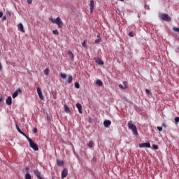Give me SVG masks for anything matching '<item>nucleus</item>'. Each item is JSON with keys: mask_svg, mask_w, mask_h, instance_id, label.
<instances>
[{"mask_svg": "<svg viewBox=\"0 0 179 179\" xmlns=\"http://www.w3.org/2000/svg\"><path fill=\"white\" fill-rule=\"evenodd\" d=\"M50 22H52L54 24H57L58 27L59 29H62V27L64 26V22L61 20V17H57L56 19H54L52 17L49 18Z\"/></svg>", "mask_w": 179, "mask_h": 179, "instance_id": "1", "label": "nucleus"}, {"mask_svg": "<svg viewBox=\"0 0 179 179\" xmlns=\"http://www.w3.org/2000/svg\"><path fill=\"white\" fill-rule=\"evenodd\" d=\"M128 127L129 129H131L134 134V135H138V129L136 128V126L132 123V121H129L128 122Z\"/></svg>", "mask_w": 179, "mask_h": 179, "instance_id": "2", "label": "nucleus"}, {"mask_svg": "<svg viewBox=\"0 0 179 179\" xmlns=\"http://www.w3.org/2000/svg\"><path fill=\"white\" fill-rule=\"evenodd\" d=\"M28 142L29 143L30 148H31L33 150H34L35 152L38 151V146L37 145V144H36V143H34V141H33L31 138H28Z\"/></svg>", "mask_w": 179, "mask_h": 179, "instance_id": "3", "label": "nucleus"}, {"mask_svg": "<svg viewBox=\"0 0 179 179\" xmlns=\"http://www.w3.org/2000/svg\"><path fill=\"white\" fill-rule=\"evenodd\" d=\"M159 16L164 22H171V17L169 16V14L161 13Z\"/></svg>", "mask_w": 179, "mask_h": 179, "instance_id": "4", "label": "nucleus"}, {"mask_svg": "<svg viewBox=\"0 0 179 179\" xmlns=\"http://www.w3.org/2000/svg\"><path fill=\"white\" fill-rule=\"evenodd\" d=\"M37 93H38V95L39 96V99H41V100H44L43 91H41V88H40L39 87H37Z\"/></svg>", "mask_w": 179, "mask_h": 179, "instance_id": "5", "label": "nucleus"}, {"mask_svg": "<svg viewBox=\"0 0 179 179\" xmlns=\"http://www.w3.org/2000/svg\"><path fill=\"white\" fill-rule=\"evenodd\" d=\"M66 176H68V169L64 168L62 171L61 178L64 179L65 177H66Z\"/></svg>", "mask_w": 179, "mask_h": 179, "instance_id": "6", "label": "nucleus"}, {"mask_svg": "<svg viewBox=\"0 0 179 179\" xmlns=\"http://www.w3.org/2000/svg\"><path fill=\"white\" fill-rule=\"evenodd\" d=\"M34 173L38 179H43V178L41 177V172H40L38 169L34 170Z\"/></svg>", "mask_w": 179, "mask_h": 179, "instance_id": "7", "label": "nucleus"}, {"mask_svg": "<svg viewBox=\"0 0 179 179\" xmlns=\"http://www.w3.org/2000/svg\"><path fill=\"white\" fill-rule=\"evenodd\" d=\"M119 87H120V89H123L124 90H125V89H128V83L127 81H124L123 85H119Z\"/></svg>", "mask_w": 179, "mask_h": 179, "instance_id": "8", "label": "nucleus"}, {"mask_svg": "<svg viewBox=\"0 0 179 179\" xmlns=\"http://www.w3.org/2000/svg\"><path fill=\"white\" fill-rule=\"evenodd\" d=\"M119 87H120V89H123L124 90H125V89H128V83L127 81H124L123 85H119Z\"/></svg>", "mask_w": 179, "mask_h": 179, "instance_id": "9", "label": "nucleus"}, {"mask_svg": "<svg viewBox=\"0 0 179 179\" xmlns=\"http://www.w3.org/2000/svg\"><path fill=\"white\" fill-rule=\"evenodd\" d=\"M20 93H22V90L20 88H18L17 90L15 91V92L13 94L12 97L13 99H16L17 97V95Z\"/></svg>", "mask_w": 179, "mask_h": 179, "instance_id": "10", "label": "nucleus"}, {"mask_svg": "<svg viewBox=\"0 0 179 179\" xmlns=\"http://www.w3.org/2000/svg\"><path fill=\"white\" fill-rule=\"evenodd\" d=\"M139 148H150V143H143L139 144Z\"/></svg>", "mask_w": 179, "mask_h": 179, "instance_id": "11", "label": "nucleus"}, {"mask_svg": "<svg viewBox=\"0 0 179 179\" xmlns=\"http://www.w3.org/2000/svg\"><path fill=\"white\" fill-rule=\"evenodd\" d=\"M6 104H7V106H12V96H8L6 99Z\"/></svg>", "mask_w": 179, "mask_h": 179, "instance_id": "12", "label": "nucleus"}, {"mask_svg": "<svg viewBox=\"0 0 179 179\" xmlns=\"http://www.w3.org/2000/svg\"><path fill=\"white\" fill-rule=\"evenodd\" d=\"M76 107L78 110V113L80 114H83V111H82V104H80V103H76Z\"/></svg>", "mask_w": 179, "mask_h": 179, "instance_id": "13", "label": "nucleus"}, {"mask_svg": "<svg viewBox=\"0 0 179 179\" xmlns=\"http://www.w3.org/2000/svg\"><path fill=\"white\" fill-rule=\"evenodd\" d=\"M111 124V120H104L103 125L106 128H108V126Z\"/></svg>", "mask_w": 179, "mask_h": 179, "instance_id": "14", "label": "nucleus"}, {"mask_svg": "<svg viewBox=\"0 0 179 179\" xmlns=\"http://www.w3.org/2000/svg\"><path fill=\"white\" fill-rule=\"evenodd\" d=\"M90 6L91 12H93V9H94V1L93 0L90 1Z\"/></svg>", "mask_w": 179, "mask_h": 179, "instance_id": "15", "label": "nucleus"}, {"mask_svg": "<svg viewBox=\"0 0 179 179\" xmlns=\"http://www.w3.org/2000/svg\"><path fill=\"white\" fill-rule=\"evenodd\" d=\"M56 162H57V166H59V167H63V166H64V161L59 160V159H57Z\"/></svg>", "mask_w": 179, "mask_h": 179, "instance_id": "16", "label": "nucleus"}, {"mask_svg": "<svg viewBox=\"0 0 179 179\" xmlns=\"http://www.w3.org/2000/svg\"><path fill=\"white\" fill-rule=\"evenodd\" d=\"M96 62L98 64V65H104V62H103V60L100 59L99 58L96 59Z\"/></svg>", "mask_w": 179, "mask_h": 179, "instance_id": "17", "label": "nucleus"}, {"mask_svg": "<svg viewBox=\"0 0 179 179\" xmlns=\"http://www.w3.org/2000/svg\"><path fill=\"white\" fill-rule=\"evenodd\" d=\"M18 29H20L21 31L24 33V27H23V24L22 23H20L18 24Z\"/></svg>", "mask_w": 179, "mask_h": 179, "instance_id": "18", "label": "nucleus"}, {"mask_svg": "<svg viewBox=\"0 0 179 179\" xmlns=\"http://www.w3.org/2000/svg\"><path fill=\"white\" fill-rule=\"evenodd\" d=\"M64 111H66V113H71V109H69V108L68 107V105L64 104Z\"/></svg>", "mask_w": 179, "mask_h": 179, "instance_id": "19", "label": "nucleus"}, {"mask_svg": "<svg viewBox=\"0 0 179 179\" xmlns=\"http://www.w3.org/2000/svg\"><path fill=\"white\" fill-rule=\"evenodd\" d=\"M72 80H73V77L71 75L68 76V79L66 80L67 83H71Z\"/></svg>", "mask_w": 179, "mask_h": 179, "instance_id": "20", "label": "nucleus"}, {"mask_svg": "<svg viewBox=\"0 0 179 179\" xmlns=\"http://www.w3.org/2000/svg\"><path fill=\"white\" fill-rule=\"evenodd\" d=\"M68 54H69V55L71 59H73L74 56H73V53L72 52V51L69 50V51L68 52Z\"/></svg>", "mask_w": 179, "mask_h": 179, "instance_id": "21", "label": "nucleus"}, {"mask_svg": "<svg viewBox=\"0 0 179 179\" xmlns=\"http://www.w3.org/2000/svg\"><path fill=\"white\" fill-rule=\"evenodd\" d=\"M96 83L98 85V86H103V81H101V80H97L96 81Z\"/></svg>", "mask_w": 179, "mask_h": 179, "instance_id": "22", "label": "nucleus"}, {"mask_svg": "<svg viewBox=\"0 0 179 179\" xmlns=\"http://www.w3.org/2000/svg\"><path fill=\"white\" fill-rule=\"evenodd\" d=\"M21 135H22L23 136H24V138H26V139H27V141H29V138H30V137L27 136V135H26V134H24V132L22 131L20 133Z\"/></svg>", "mask_w": 179, "mask_h": 179, "instance_id": "23", "label": "nucleus"}, {"mask_svg": "<svg viewBox=\"0 0 179 179\" xmlns=\"http://www.w3.org/2000/svg\"><path fill=\"white\" fill-rule=\"evenodd\" d=\"M60 76L61 78H62V79H66V74L64 73H60Z\"/></svg>", "mask_w": 179, "mask_h": 179, "instance_id": "24", "label": "nucleus"}, {"mask_svg": "<svg viewBox=\"0 0 179 179\" xmlns=\"http://www.w3.org/2000/svg\"><path fill=\"white\" fill-rule=\"evenodd\" d=\"M74 86H75V87H76V89H79V87H80V85L79 83H78V82H76V83H74Z\"/></svg>", "mask_w": 179, "mask_h": 179, "instance_id": "25", "label": "nucleus"}, {"mask_svg": "<svg viewBox=\"0 0 179 179\" xmlns=\"http://www.w3.org/2000/svg\"><path fill=\"white\" fill-rule=\"evenodd\" d=\"M15 127H16V129H17V132H19V134H20L22 132V130L20 129V127H19L17 124H15Z\"/></svg>", "mask_w": 179, "mask_h": 179, "instance_id": "26", "label": "nucleus"}, {"mask_svg": "<svg viewBox=\"0 0 179 179\" xmlns=\"http://www.w3.org/2000/svg\"><path fill=\"white\" fill-rule=\"evenodd\" d=\"M87 146L92 149V148H93V141H90L87 144Z\"/></svg>", "mask_w": 179, "mask_h": 179, "instance_id": "27", "label": "nucleus"}, {"mask_svg": "<svg viewBox=\"0 0 179 179\" xmlns=\"http://www.w3.org/2000/svg\"><path fill=\"white\" fill-rule=\"evenodd\" d=\"M25 179H31V175H30V173H26Z\"/></svg>", "mask_w": 179, "mask_h": 179, "instance_id": "28", "label": "nucleus"}, {"mask_svg": "<svg viewBox=\"0 0 179 179\" xmlns=\"http://www.w3.org/2000/svg\"><path fill=\"white\" fill-rule=\"evenodd\" d=\"M53 34H55L56 36H58L59 34V31H57V29H55L52 31Z\"/></svg>", "mask_w": 179, "mask_h": 179, "instance_id": "29", "label": "nucleus"}, {"mask_svg": "<svg viewBox=\"0 0 179 179\" xmlns=\"http://www.w3.org/2000/svg\"><path fill=\"white\" fill-rule=\"evenodd\" d=\"M152 149H154V150H157V149H159V145L154 144L152 145Z\"/></svg>", "mask_w": 179, "mask_h": 179, "instance_id": "30", "label": "nucleus"}, {"mask_svg": "<svg viewBox=\"0 0 179 179\" xmlns=\"http://www.w3.org/2000/svg\"><path fill=\"white\" fill-rule=\"evenodd\" d=\"M49 73H50V69H46L44 70V75H48Z\"/></svg>", "mask_w": 179, "mask_h": 179, "instance_id": "31", "label": "nucleus"}, {"mask_svg": "<svg viewBox=\"0 0 179 179\" xmlns=\"http://www.w3.org/2000/svg\"><path fill=\"white\" fill-rule=\"evenodd\" d=\"M99 43H101V38H99L95 40L96 44H99Z\"/></svg>", "mask_w": 179, "mask_h": 179, "instance_id": "32", "label": "nucleus"}, {"mask_svg": "<svg viewBox=\"0 0 179 179\" xmlns=\"http://www.w3.org/2000/svg\"><path fill=\"white\" fill-rule=\"evenodd\" d=\"M30 169L29 167H26L25 168V171H26V174H30V171H29Z\"/></svg>", "mask_w": 179, "mask_h": 179, "instance_id": "33", "label": "nucleus"}, {"mask_svg": "<svg viewBox=\"0 0 179 179\" xmlns=\"http://www.w3.org/2000/svg\"><path fill=\"white\" fill-rule=\"evenodd\" d=\"M83 47H85V48H86V47H87V45H86V41H84L82 43Z\"/></svg>", "mask_w": 179, "mask_h": 179, "instance_id": "34", "label": "nucleus"}, {"mask_svg": "<svg viewBox=\"0 0 179 179\" xmlns=\"http://www.w3.org/2000/svg\"><path fill=\"white\" fill-rule=\"evenodd\" d=\"M157 129L158 131H163V127H157Z\"/></svg>", "mask_w": 179, "mask_h": 179, "instance_id": "35", "label": "nucleus"}, {"mask_svg": "<svg viewBox=\"0 0 179 179\" xmlns=\"http://www.w3.org/2000/svg\"><path fill=\"white\" fill-rule=\"evenodd\" d=\"M145 92L148 94H152V92H150V90H149L148 89L145 90Z\"/></svg>", "mask_w": 179, "mask_h": 179, "instance_id": "36", "label": "nucleus"}, {"mask_svg": "<svg viewBox=\"0 0 179 179\" xmlns=\"http://www.w3.org/2000/svg\"><path fill=\"white\" fill-rule=\"evenodd\" d=\"M173 30H174V31H177L178 33H179V28L173 27Z\"/></svg>", "mask_w": 179, "mask_h": 179, "instance_id": "37", "label": "nucleus"}, {"mask_svg": "<svg viewBox=\"0 0 179 179\" xmlns=\"http://www.w3.org/2000/svg\"><path fill=\"white\" fill-rule=\"evenodd\" d=\"M129 36L130 37H134V33H133L132 31H130V32L129 33Z\"/></svg>", "mask_w": 179, "mask_h": 179, "instance_id": "38", "label": "nucleus"}, {"mask_svg": "<svg viewBox=\"0 0 179 179\" xmlns=\"http://www.w3.org/2000/svg\"><path fill=\"white\" fill-rule=\"evenodd\" d=\"M33 131H34V134H37L38 132L37 128L36 127L34 128Z\"/></svg>", "mask_w": 179, "mask_h": 179, "instance_id": "39", "label": "nucleus"}, {"mask_svg": "<svg viewBox=\"0 0 179 179\" xmlns=\"http://www.w3.org/2000/svg\"><path fill=\"white\" fill-rule=\"evenodd\" d=\"M175 122L177 123V122H179V117H177L175 118Z\"/></svg>", "mask_w": 179, "mask_h": 179, "instance_id": "40", "label": "nucleus"}, {"mask_svg": "<svg viewBox=\"0 0 179 179\" xmlns=\"http://www.w3.org/2000/svg\"><path fill=\"white\" fill-rule=\"evenodd\" d=\"M33 0H27V3H29V5L31 4Z\"/></svg>", "mask_w": 179, "mask_h": 179, "instance_id": "41", "label": "nucleus"}, {"mask_svg": "<svg viewBox=\"0 0 179 179\" xmlns=\"http://www.w3.org/2000/svg\"><path fill=\"white\" fill-rule=\"evenodd\" d=\"M0 71L2 72V64L0 62Z\"/></svg>", "mask_w": 179, "mask_h": 179, "instance_id": "42", "label": "nucleus"}, {"mask_svg": "<svg viewBox=\"0 0 179 179\" xmlns=\"http://www.w3.org/2000/svg\"><path fill=\"white\" fill-rule=\"evenodd\" d=\"M3 16V13L2 11H0V17H2Z\"/></svg>", "mask_w": 179, "mask_h": 179, "instance_id": "43", "label": "nucleus"}, {"mask_svg": "<svg viewBox=\"0 0 179 179\" xmlns=\"http://www.w3.org/2000/svg\"><path fill=\"white\" fill-rule=\"evenodd\" d=\"M7 15H8V16H9V17H10L11 14H10V13L9 11H7Z\"/></svg>", "mask_w": 179, "mask_h": 179, "instance_id": "44", "label": "nucleus"}, {"mask_svg": "<svg viewBox=\"0 0 179 179\" xmlns=\"http://www.w3.org/2000/svg\"><path fill=\"white\" fill-rule=\"evenodd\" d=\"M6 19V16L4 15V16L2 17V20L3 21L5 20Z\"/></svg>", "mask_w": 179, "mask_h": 179, "instance_id": "45", "label": "nucleus"}, {"mask_svg": "<svg viewBox=\"0 0 179 179\" xmlns=\"http://www.w3.org/2000/svg\"><path fill=\"white\" fill-rule=\"evenodd\" d=\"M145 8H149V6H148V4H145Z\"/></svg>", "mask_w": 179, "mask_h": 179, "instance_id": "46", "label": "nucleus"}, {"mask_svg": "<svg viewBox=\"0 0 179 179\" xmlns=\"http://www.w3.org/2000/svg\"><path fill=\"white\" fill-rule=\"evenodd\" d=\"M97 37L100 38V33H98L96 35Z\"/></svg>", "mask_w": 179, "mask_h": 179, "instance_id": "47", "label": "nucleus"}, {"mask_svg": "<svg viewBox=\"0 0 179 179\" xmlns=\"http://www.w3.org/2000/svg\"><path fill=\"white\" fill-rule=\"evenodd\" d=\"M2 101V97H0V103Z\"/></svg>", "mask_w": 179, "mask_h": 179, "instance_id": "48", "label": "nucleus"}, {"mask_svg": "<svg viewBox=\"0 0 179 179\" xmlns=\"http://www.w3.org/2000/svg\"><path fill=\"white\" fill-rule=\"evenodd\" d=\"M162 127H166V124L163 123Z\"/></svg>", "mask_w": 179, "mask_h": 179, "instance_id": "49", "label": "nucleus"}, {"mask_svg": "<svg viewBox=\"0 0 179 179\" xmlns=\"http://www.w3.org/2000/svg\"><path fill=\"white\" fill-rule=\"evenodd\" d=\"M93 160H94V162L96 160V159L95 158H93Z\"/></svg>", "mask_w": 179, "mask_h": 179, "instance_id": "50", "label": "nucleus"}, {"mask_svg": "<svg viewBox=\"0 0 179 179\" xmlns=\"http://www.w3.org/2000/svg\"><path fill=\"white\" fill-rule=\"evenodd\" d=\"M120 1H121L122 2H124V0H120Z\"/></svg>", "mask_w": 179, "mask_h": 179, "instance_id": "51", "label": "nucleus"}, {"mask_svg": "<svg viewBox=\"0 0 179 179\" xmlns=\"http://www.w3.org/2000/svg\"><path fill=\"white\" fill-rule=\"evenodd\" d=\"M178 50H179V48H178Z\"/></svg>", "mask_w": 179, "mask_h": 179, "instance_id": "52", "label": "nucleus"}]
</instances>
